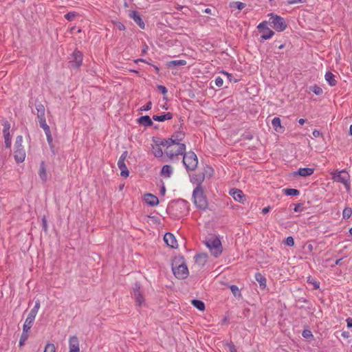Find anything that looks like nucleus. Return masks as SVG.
I'll list each match as a JSON object with an SVG mask.
<instances>
[{
  "label": "nucleus",
  "mask_w": 352,
  "mask_h": 352,
  "mask_svg": "<svg viewBox=\"0 0 352 352\" xmlns=\"http://www.w3.org/2000/svg\"><path fill=\"white\" fill-rule=\"evenodd\" d=\"M160 144L166 146V154L169 159H173L179 155H183L186 151V145L184 144H175L170 139H164L160 142Z\"/></svg>",
  "instance_id": "nucleus-1"
},
{
  "label": "nucleus",
  "mask_w": 352,
  "mask_h": 352,
  "mask_svg": "<svg viewBox=\"0 0 352 352\" xmlns=\"http://www.w3.org/2000/svg\"><path fill=\"white\" fill-rule=\"evenodd\" d=\"M188 208V202L182 199L171 201L168 206L170 214L175 218H180L186 214Z\"/></svg>",
  "instance_id": "nucleus-2"
},
{
  "label": "nucleus",
  "mask_w": 352,
  "mask_h": 352,
  "mask_svg": "<svg viewBox=\"0 0 352 352\" xmlns=\"http://www.w3.org/2000/svg\"><path fill=\"white\" fill-rule=\"evenodd\" d=\"M192 197L194 199V204L197 208L202 210H205L208 208V200L200 184H198L196 188L193 190Z\"/></svg>",
  "instance_id": "nucleus-3"
},
{
  "label": "nucleus",
  "mask_w": 352,
  "mask_h": 352,
  "mask_svg": "<svg viewBox=\"0 0 352 352\" xmlns=\"http://www.w3.org/2000/svg\"><path fill=\"white\" fill-rule=\"evenodd\" d=\"M204 243L214 257H218L221 254L223 251L221 242L216 236L212 235L208 237L206 239Z\"/></svg>",
  "instance_id": "nucleus-4"
},
{
  "label": "nucleus",
  "mask_w": 352,
  "mask_h": 352,
  "mask_svg": "<svg viewBox=\"0 0 352 352\" xmlns=\"http://www.w3.org/2000/svg\"><path fill=\"white\" fill-rule=\"evenodd\" d=\"M269 16V23L275 30L283 32L287 28V23L284 18L273 13L270 14Z\"/></svg>",
  "instance_id": "nucleus-5"
},
{
  "label": "nucleus",
  "mask_w": 352,
  "mask_h": 352,
  "mask_svg": "<svg viewBox=\"0 0 352 352\" xmlns=\"http://www.w3.org/2000/svg\"><path fill=\"white\" fill-rule=\"evenodd\" d=\"M183 164L185 166L186 170H194L198 164V159L196 154L192 151H189L183 154Z\"/></svg>",
  "instance_id": "nucleus-6"
},
{
  "label": "nucleus",
  "mask_w": 352,
  "mask_h": 352,
  "mask_svg": "<svg viewBox=\"0 0 352 352\" xmlns=\"http://www.w3.org/2000/svg\"><path fill=\"white\" fill-rule=\"evenodd\" d=\"M132 296L135 300L136 306L142 307L145 305V298L139 283H135L134 284L133 287Z\"/></svg>",
  "instance_id": "nucleus-7"
},
{
  "label": "nucleus",
  "mask_w": 352,
  "mask_h": 352,
  "mask_svg": "<svg viewBox=\"0 0 352 352\" xmlns=\"http://www.w3.org/2000/svg\"><path fill=\"white\" fill-rule=\"evenodd\" d=\"M334 181L343 184L347 190L350 188V175L344 170L338 171L336 174L333 176Z\"/></svg>",
  "instance_id": "nucleus-8"
},
{
  "label": "nucleus",
  "mask_w": 352,
  "mask_h": 352,
  "mask_svg": "<svg viewBox=\"0 0 352 352\" xmlns=\"http://www.w3.org/2000/svg\"><path fill=\"white\" fill-rule=\"evenodd\" d=\"M82 53L78 50H75L74 52L71 54L70 60L69 63L70 64L71 67L75 69H78L82 65Z\"/></svg>",
  "instance_id": "nucleus-9"
},
{
  "label": "nucleus",
  "mask_w": 352,
  "mask_h": 352,
  "mask_svg": "<svg viewBox=\"0 0 352 352\" xmlns=\"http://www.w3.org/2000/svg\"><path fill=\"white\" fill-rule=\"evenodd\" d=\"M128 156V151H124L120 155L118 162V166L120 170V175L124 177H127L129 175V171L125 164V160Z\"/></svg>",
  "instance_id": "nucleus-10"
},
{
  "label": "nucleus",
  "mask_w": 352,
  "mask_h": 352,
  "mask_svg": "<svg viewBox=\"0 0 352 352\" xmlns=\"http://www.w3.org/2000/svg\"><path fill=\"white\" fill-rule=\"evenodd\" d=\"M172 270L175 277L179 279H184L188 275V267L184 263L180 264L177 267L173 265Z\"/></svg>",
  "instance_id": "nucleus-11"
},
{
  "label": "nucleus",
  "mask_w": 352,
  "mask_h": 352,
  "mask_svg": "<svg viewBox=\"0 0 352 352\" xmlns=\"http://www.w3.org/2000/svg\"><path fill=\"white\" fill-rule=\"evenodd\" d=\"M257 28L258 31L262 33L261 38L264 40L270 38L274 34V32L267 27V21L261 23Z\"/></svg>",
  "instance_id": "nucleus-12"
},
{
  "label": "nucleus",
  "mask_w": 352,
  "mask_h": 352,
  "mask_svg": "<svg viewBox=\"0 0 352 352\" xmlns=\"http://www.w3.org/2000/svg\"><path fill=\"white\" fill-rule=\"evenodd\" d=\"M164 241L168 246L172 248H177L178 247L177 241L172 233H166L164 236Z\"/></svg>",
  "instance_id": "nucleus-13"
},
{
  "label": "nucleus",
  "mask_w": 352,
  "mask_h": 352,
  "mask_svg": "<svg viewBox=\"0 0 352 352\" xmlns=\"http://www.w3.org/2000/svg\"><path fill=\"white\" fill-rule=\"evenodd\" d=\"M230 195L236 201L243 203L245 201L243 192L239 189H231L230 190Z\"/></svg>",
  "instance_id": "nucleus-14"
},
{
  "label": "nucleus",
  "mask_w": 352,
  "mask_h": 352,
  "mask_svg": "<svg viewBox=\"0 0 352 352\" xmlns=\"http://www.w3.org/2000/svg\"><path fill=\"white\" fill-rule=\"evenodd\" d=\"M69 351L80 352L79 342L76 336H72L69 340Z\"/></svg>",
  "instance_id": "nucleus-15"
},
{
  "label": "nucleus",
  "mask_w": 352,
  "mask_h": 352,
  "mask_svg": "<svg viewBox=\"0 0 352 352\" xmlns=\"http://www.w3.org/2000/svg\"><path fill=\"white\" fill-rule=\"evenodd\" d=\"M35 108H36V113L37 115V118L38 119V121L39 120H45V109L44 105L41 102H39L36 101L35 102Z\"/></svg>",
  "instance_id": "nucleus-16"
},
{
  "label": "nucleus",
  "mask_w": 352,
  "mask_h": 352,
  "mask_svg": "<svg viewBox=\"0 0 352 352\" xmlns=\"http://www.w3.org/2000/svg\"><path fill=\"white\" fill-rule=\"evenodd\" d=\"M129 16L133 19V21L139 25V27L142 29H144L145 28V24L143 21V20L142 19L140 14L138 13V12L134 10V11H132L130 14H129Z\"/></svg>",
  "instance_id": "nucleus-17"
},
{
  "label": "nucleus",
  "mask_w": 352,
  "mask_h": 352,
  "mask_svg": "<svg viewBox=\"0 0 352 352\" xmlns=\"http://www.w3.org/2000/svg\"><path fill=\"white\" fill-rule=\"evenodd\" d=\"M14 160L17 163L23 162L25 158V152L23 148H15L14 152Z\"/></svg>",
  "instance_id": "nucleus-18"
},
{
  "label": "nucleus",
  "mask_w": 352,
  "mask_h": 352,
  "mask_svg": "<svg viewBox=\"0 0 352 352\" xmlns=\"http://www.w3.org/2000/svg\"><path fill=\"white\" fill-rule=\"evenodd\" d=\"M145 202L151 206H155L159 204L158 198L150 193L146 194L144 196Z\"/></svg>",
  "instance_id": "nucleus-19"
},
{
  "label": "nucleus",
  "mask_w": 352,
  "mask_h": 352,
  "mask_svg": "<svg viewBox=\"0 0 352 352\" xmlns=\"http://www.w3.org/2000/svg\"><path fill=\"white\" fill-rule=\"evenodd\" d=\"M314 172V168H300L298 171L295 172L294 175H299L301 177H307L311 175Z\"/></svg>",
  "instance_id": "nucleus-20"
},
{
  "label": "nucleus",
  "mask_w": 352,
  "mask_h": 352,
  "mask_svg": "<svg viewBox=\"0 0 352 352\" xmlns=\"http://www.w3.org/2000/svg\"><path fill=\"white\" fill-rule=\"evenodd\" d=\"M137 122L144 126H151L153 124L152 120L148 116H141L137 120Z\"/></svg>",
  "instance_id": "nucleus-21"
},
{
  "label": "nucleus",
  "mask_w": 352,
  "mask_h": 352,
  "mask_svg": "<svg viewBox=\"0 0 352 352\" xmlns=\"http://www.w3.org/2000/svg\"><path fill=\"white\" fill-rule=\"evenodd\" d=\"M173 118V114L170 112L166 113H164L160 116L154 115L153 116V120L157 122H164L165 120H168Z\"/></svg>",
  "instance_id": "nucleus-22"
},
{
  "label": "nucleus",
  "mask_w": 352,
  "mask_h": 352,
  "mask_svg": "<svg viewBox=\"0 0 352 352\" xmlns=\"http://www.w3.org/2000/svg\"><path fill=\"white\" fill-rule=\"evenodd\" d=\"M195 262L199 265H204L208 259V256L206 254H196L194 257Z\"/></svg>",
  "instance_id": "nucleus-23"
},
{
  "label": "nucleus",
  "mask_w": 352,
  "mask_h": 352,
  "mask_svg": "<svg viewBox=\"0 0 352 352\" xmlns=\"http://www.w3.org/2000/svg\"><path fill=\"white\" fill-rule=\"evenodd\" d=\"M38 175L43 182L47 181V177L45 164L43 161H42L40 164Z\"/></svg>",
  "instance_id": "nucleus-24"
},
{
  "label": "nucleus",
  "mask_w": 352,
  "mask_h": 352,
  "mask_svg": "<svg viewBox=\"0 0 352 352\" xmlns=\"http://www.w3.org/2000/svg\"><path fill=\"white\" fill-rule=\"evenodd\" d=\"M185 137V133L183 131H177L170 138L175 144H181L179 142L182 141Z\"/></svg>",
  "instance_id": "nucleus-25"
},
{
  "label": "nucleus",
  "mask_w": 352,
  "mask_h": 352,
  "mask_svg": "<svg viewBox=\"0 0 352 352\" xmlns=\"http://www.w3.org/2000/svg\"><path fill=\"white\" fill-rule=\"evenodd\" d=\"M173 173V168L170 165H164L161 170V175L164 177L168 178Z\"/></svg>",
  "instance_id": "nucleus-26"
},
{
  "label": "nucleus",
  "mask_w": 352,
  "mask_h": 352,
  "mask_svg": "<svg viewBox=\"0 0 352 352\" xmlns=\"http://www.w3.org/2000/svg\"><path fill=\"white\" fill-rule=\"evenodd\" d=\"M280 122V119L278 117H275L272 121V126L277 132H282L283 131V127L281 126Z\"/></svg>",
  "instance_id": "nucleus-27"
},
{
  "label": "nucleus",
  "mask_w": 352,
  "mask_h": 352,
  "mask_svg": "<svg viewBox=\"0 0 352 352\" xmlns=\"http://www.w3.org/2000/svg\"><path fill=\"white\" fill-rule=\"evenodd\" d=\"M34 320L35 319L29 316L27 317L23 326V331H29L34 324Z\"/></svg>",
  "instance_id": "nucleus-28"
},
{
  "label": "nucleus",
  "mask_w": 352,
  "mask_h": 352,
  "mask_svg": "<svg viewBox=\"0 0 352 352\" xmlns=\"http://www.w3.org/2000/svg\"><path fill=\"white\" fill-rule=\"evenodd\" d=\"M324 77L330 86H335L336 85L337 81L335 79V75L331 72H327Z\"/></svg>",
  "instance_id": "nucleus-29"
},
{
  "label": "nucleus",
  "mask_w": 352,
  "mask_h": 352,
  "mask_svg": "<svg viewBox=\"0 0 352 352\" xmlns=\"http://www.w3.org/2000/svg\"><path fill=\"white\" fill-rule=\"evenodd\" d=\"M255 279L259 283L260 287L263 289L266 287V278L261 273H256L255 274Z\"/></svg>",
  "instance_id": "nucleus-30"
},
{
  "label": "nucleus",
  "mask_w": 352,
  "mask_h": 352,
  "mask_svg": "<svg viewBox=\"0 0 352 352\" xmlns=\"http://www.w3.org/2000/svg\"><path fill=\"white\" fill-rule=\"evenodd\" d=\"M192 305L199 311L205 310V304L203 301L198 299H193L191 300Z\"/></svg>",
  "instance_id": "nucleus-31"
},
{
  "label": "nucleus",
  "mask_w": 352,
  "mask_h": 352,
  "mask_svg": "<svg viewBox=\"0 0 352 352\" xmlns=\"http://www.w3.org/2000/svg\"><path fill=\"white\" fill-rule=\"evenodd\" d=\"M160 142L155 146H153V153L155 157H161L163 156V151L160 146Z\"/></svg>",
  "instance_id": "nucleus-32"
},
{
  "label": "nucleus",
  "mask_w": 352,
  "mask_h": 352,
  "mask_svg": "<svg viewBox=\"0 0 352 352\" xmlns=\"http://www.w3.org/2000/svg\"><path fill=\"white\" fill-rule=\"evenodd\" d=\"M307 282L309 284H311L313 285L314 289H317L320 287V282L318 281L316 278H314L311 276H309L307 278Z\"/></svg>",
  "instance_id": "nucleus-33"
},
{
  "label": "nucleus",
  "mask_w": 352,
  "mask_h": 352,
  "mask_svg": "<svg viewBox=\"0 0 352 352\" xmlns=\"http://www.w3.org/2000/svg\"><path fill=\"white\" fill-rule=\"evenodd\" d=\"M38 122L40 127L43 129L46 135L51 134L50 128L47 125L46 120H39Z\"/></svg>",
  "instance_id": "nucleus-34"
},
{
  "label": "nucleus",
  "mask_w": 352,
  "mask_h": 352,
  "mask_svg": "<svg viewBox=\"0 0 352 352\" xmlns=\"http://www.w3.org/2000/svg\"><path fill=\"white\" fill-rule=\"evenodd\" d=\"M283 190L287 196H297L300 194V191L294 188H285Z\"/></svg>",
  "instance_id": "nucleus-35"
},
{
  "label": "nucleus",
  "mask_w": 352,
  "mask_h": 352,
  "mask_svg": "<svg viewBox=\"0 0 352 352\" xmlns=\"http://www.w3.org/2000/svg\"><path fill=\"white\" fill-rule=\"evenodd\" d=\"M245 3L241 1H233L230 3V7L232 8H236L239 10H243L245 7Z\"/></svg>",
  "instance_id": "nucleus-36"
},
{
  "label": "nucleus",
  "mask_w": 352,
  "mask_h": 352,
  "mask_svg": "<svg viewBox=\"0 0 352 352\" xmlns=\"http://www.w3.org/2000/svg\"><path fill=\"white\" fill-rule=\"evenodd\" d=\"M186 61L185 60H172L168 63V66H184L186 65Z\"/></svg>",
  "instance_id": "nucleus-37"
},
{
  "label": "nucleus",
  "mask_w": 352,
  "mask_h": 352,
  "mask_svg": "<svg viewBox=\"0 0 352 352\" xmlns=\"http://www.w3.org/2000/svg\"><path fill=\"white\" fill-rule=\"evenodd\" d=\"M352 214V209L351 208L346 207L342 211V218L344 219H348L351 217Z\"/></svg>",
  "instance_id": "nucleus-38"
},
{
  "label": "nucleus",
  "mask_w": 352,
  "mask_h": 352,
  "mask_svg": "<svg viewBox=\"0 0 352 352\" xmlns=\"http://www.w3.org/2000/svg\"><path fill=\"white\" fill-rule=\"evenodd\" d=\"M309 89L317 96L322 95L323 93L322 89L318 85L311 86L309 87Z\"/></svg>",
  "instance_id": "nucleus-39"
},
{
  "label": "nucleus",
  "mask_w": 352,
  "mask_h": 352,
  "mask_svg": "<svg viewBox=\"0 0 352 352\" xmlns=\"http://www.w3.org/2000/svg\"><path fill=\"white\" fill-rule=\"evenodd\" d=\"M29 337L28 331H23L21 336L20 340H19V346H22L24 345L25 341L28 340Z\"/></svg>",
  "instance_id": "nucleus-40"
},
{
  "label": "nucleus",
  "mask_w": 352,
  "mask_h": 352,
  "mask_svg": "<svg viewBox=\"0 0 352 352\" xmlns=\"http://www.w3.org/2000/svg\"><path fill=\"white\" fill-rule=\"evenodd\" d=\"M230 288L232 293L233 294V295L235 297H238V298L241 297V294L240 290L236 285H230Z\"/></svg>",
  "instance_id": "nucleus-41"
},
{
  "label": "nucleus",
  "mask_w": 352,
  "mask_h": 352,
  "mask_svg": "<svg viewBox=\"0 0 352 352\" xmlns=\"http://www.w3.org/2000/svg\"><path fill=\"white\" fill-rule=\"evenodd\" d=\"M43 352H56V347L54 344L47 343L45 346Z\"/></svg>",
  "instance_id": "nucleus-42"
},
{
  "label": "nucleus",
  "mask_w": 352,
  "mask_h": 352,
  "mask_svg": "<svg viewBox=\"0 0 352 352\" xmlns=\"http://www.w3.org/2000/svg\"><path fill=\"white\" fill-rule=\"evenodd\" d=\"M23 142V137L21 135H18L15 140V148H23L22 146Z\"/></svg>",
  "instance_id": "nucleus-43"
},
{
  "label": "nucleus",
  "mask_w": 352,
  "mask_h": 352,
  "mask_svg": "<svg viewBox=\"0 0 352 352\" xmlns=\"http://www.w3.org/2000/svg\"><path fill=\"white\" fill-rule=\"evenodd\" d=\"M5 144L6 148H10L11 146V137L10 134H4Z\"/></svg>",
  "instance_id": "nucleus-44"
},
{
  "label": "nucleus",
  "mask_w": 352,
  "mask_h": 352,
  "mask_svg": "<svg viewBox=\"0 0 352 352\" xmlns=\"http://www.w3.org/2000/svg\"><path fill=\"white\" fill-rule=\"evenodd\" d=\"M3 133L4 134H10V124L8 121H5L3 124Z\"/></svg>",
  "instance_id": "nucleus-45"
},
{
  "label": "nucleus",
  "mask_w": 352,
  "mask_h": 352,
  "mask_svg": "<svg viewBox=\"0 0 352 352\" xmlns=\"http://www.w3.org/2000/svg\"><path fill=\"white\" fill-rule=\"evenodd\" d=\"M46 137H47V141L48 142V144H49L52 153L54 154V146L53 144V139H52V134L47 135H46Z\"/></svg>",
  "instance_id": "nucleus-46"
},
{
  "label": "nucleus",
  "mask_w": 352,
  "mask_h": 352,
  "mask_svg": "<svg viewBox=\"0 0 352 352\" xmlns=\"http://www.w3.org/2000/svg\"><path fill=\"white\" fill-rule=\"evenodd\" d=\"M302 336L303 338L306 339L312 338L314 337L311 331L308 329H305L302 333Z\"/></svg>",
  "instance_id": "nucleus-47"
},
{
  "label": "nucleus",
  "mask_w": 352,
  "mask_h": 352,
  "mask_svg": "<svg viewBox=\"0 0 352 352\" xmlns=\"http://www.w3.org/2000/svg\"><path fill=\"white\" fill-rule=\"evenodd\" d=\"M76 16V12H69L65 15V18L68 21H72Z\"/></svg>",
  "instance_id": "nucleus-48"
},
{
  "label": "nucleus",
  "mask_w": 352,
  "mask_h": 352,
  "mask_svg": "<svg viewBox=\"0 0 352 352\" xmlns=\"http://www.w3.org/2000/svg\"><path fill=\"white\" fill-rule=\"evenodd\" d=\"M285 243L289 246V247H292L294 246V238L292 236H288L287 237L286 240H285Z\"/></svg>",
  "instance_id": "nucleus-49"
},
{
  "label": "nucleus",
  "mask_w": 352,
  "mask_h": 352,
  "mask_svg": "<svg viewBox=\"0 0 352 352\" xmlns=\"http://www.w3.org/2000/svg\"><path fill=\"white\" fill-rule=\"evenodd\" d=\"M152 107V102L151 101L148 102L145 105L142 106L140 108L141 111H148Z\"/></svg>",
  "instance_id": "nucleus-50"
},
{
  "label": "nucleus",
  "mask_w": 352,
  "mask_h": 352,
  "mask_svg": "<svg viewBox=\"0 0 352 352\" xmlns=\"http://www.w3.org/2000/svg\"><path fill=\"white\" fill-rule=\"evenodd\" d=\"M214 82L217 87H220L223 84V80L220 76H218L215 78Z\"/></svg>",
  "instance_id": "nucleus-51"
},
{
  "label": "nucleus",
  "mask_w": 352,
  "mask_h": 352,
  "mask_svg": "<svg viewBox=\"0 0 352 352\" xmlns=\"http://www.w3.org/2000/svg\"><path fill=\"white\" fill-rule=\"evenodd\" d=\"M226 345L229 348V350H230V352H237L236 349V347H235V345L234 344V343L232 342L227 343Z\"/></svg>",
  "instance_id": "nucleus-52"
},
{
  "label": "nucleus",
  "mask_w": 352,
  "mask_h": 352,
  "mask_svg": "<svg viewBox=\"0 0 352 352\" xmlns=\"http://www.w3.org/2000/svg\"><path fill=\"white\" fill-rule=\"evenodd\" d=\"M303 210V204H298L295 206L294 210L296 212H300L302 211Z\"/></svg>",
  "instance_id": "nucleus-53"
},
{
  "label": "nucleus",
  "mask_w": 352,
  "mask_h": 352,
  "mask_svg": "<svg viewBox=\"0 0 352 352\" xmlns=\"http://www.w3.org/2000/svg\"><path fill=\"white\" fill-rule=\"evenodd\" d=\"M157 89L163 95L166 94V93L168 91L166 87H164V85H157Z\"/></svg>",
  "instance_id": "nucleus-54"
},
{
  "label": "nucleus",
  "mask_w": 352,
  "mask_h": 352,
  "mask_svg": "<svg viewBox=\"0 0 352 352\" xmlns=\"http://www.w3.org/2000/svg\"><path fill=\"white\" fill-rule=\"evenodd\" d=\"M273 46L275 48L281 50L285 47V44H279L278 41H275L273 43Z\"/></svg>",
  "instance_id": "nucleus-55"
},
{
  "label": "nucleus",
  "mask_w": 352,
  "mask_h": 352,
  "mask_svg": "<svg viewBox=\"0 0 352 352\" xmlns=\"http://www.w3.org/2000/svg\"><path fill=\"white\" fill-rule=\"evenodd\" d=\"M37 311H35L34 309H32L31 311H30V313L28 314V316L29 317H31V318H33L35 319L36 315H37Z\"/></svg>",
  "instance_id": "nucleus-56"
},
{
  "label": "nucleus",
  "mask_w": 352,
  "mask_h": 352,
  "mask_svg": "<svg viewBox=\"0 0 352 352\" xmlns=\"http://www.w3.org/2000/svg\"><path fill=\"white\" fill-rule=\"evenodd\" d=\"M197 184H200V185L201 186V183L202 182L204 181V175H199L197 176Z\"/></svg>",
  "instance_id": "nucleus-57"
},
{
  "label": "nucleus",
  "mask_w": 352,
  "mask_h": 352,
  "mask_svg": "<svg viewBox=\"0 0 352 352\" xmlns=\"http://www.w3.org/2000/svg\"><path fill=\"white\" fill-rule=\"evenodd\" d=\"M307 0H289L288 4H294L298 3H305Z\"/></svg>",
  "instance_id": "nucleus-58"
},
{
  "label": "nucleus",
  "mask_w": 352,
  "mask_h": 352,
  "mask_svg": "<svg viewBox=\"0 0 352 352\" xmlns=\"http://www.w3.org/2000/svg\"><path fill=\"white\" fill-rule=\"evenodd\" d=\"M40 305H41L40 300H36L35 301V305H34V307L32 309L38 312V309L40 308Z\"/></svg>",
  "instance_id": "nucleus-59"
},
{
  "label": "nucleus",
  "mask_w": 352,
  "mask_h": 352,
  "mask_svg": "<svg viewBox=\"0 0 352 352\" xmlns=\"http://www.w3.org/2000/svg\"><path fill=\"white\" fill-rule=\"evenodd\" d=\"M312 134L314 138H318L322 135V133L320 132V131H318L317 129H314V131L312 132Z\"/></svg>",
  "instance_id": "nucleus-60"
},
{
  "label": "nucleus",
  "mask_w": 352,
  "mask_h": 352,
  "mask_svg": "<svg viewBox=\"0 0 352 352\" xmlns=\"http://www.w3.org/2000/svg\"><path fill=\"white\" fill-rule=\"evenodd\" d=\"M222 74H225L226 76H227L228 80L231 82L232 80V76L231 74H229L225 71H223L222 72Z\"/></svg>",
  "instance_id": "nucleus-61"
},
{
  "label": "nucleus",
  "mask_w": 352,
  "mask_h": 352,
  "mask_svg": "<svg viewBox=\"0 0 352 352\" xmlns=\"http://www.w3.org/2000/svg\"><path fill=\"white\" fill-rule=\"evenodd\" d=\"M270 206L265 207V208H263L262 213L263 214H265L268 213L270 212Z\"/></svg>",
  "instance_id": "nucleus-62"
},
{
  "label": "nucleus",
  "mask_w": 352,
  "mask_h": 352,
  "mask_svg": "<svg viewBox=\"0 0 352 352\" xmlns=\"http://www.w3.org/2000/svg\"><path fill=\"white\" fill-rule=\"evenodd\" d=\"M43 230H47V221L45 218L43 219Z\"/></svg>",
  "instance_id": "nucleus-63"
},
{
  "label": "nucleus",
  "mask_w": 352,
  "mask_h": 352,
  "mask_svg": "<svg viewBox=\"0 0 352 352\" xmlns=\"http://www.w3.org/2000/svg\"><path fill=\"white\" fill-rule=\"evenodd\" d=\"M346 322H347V326L348 327H352V318H348L346 320Z\"/></svg>",
  "instance_id": "nucleus-64"
}]
</instances>
